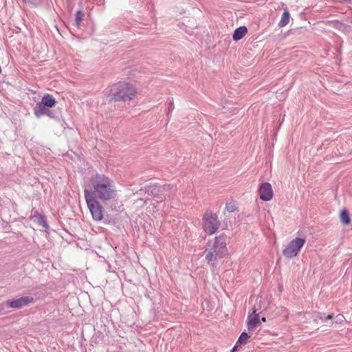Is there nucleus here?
Returning <instances> with one entry per match:
<instances>
[{
    "label": "nucleus",
    "mask_w": 352,
    "mask_h": 352,
    "mask_svg": "<svg viewBox=\"0 0 352 352\" xmlns=\"http://www.w3.org/2000/svg\"><path fill=\"white\" fill-rule=\"evenodd\" d=\"M85 191L91 192L94 198L102 201L114 199L117 195L113 182L103 175H97L93 177Z\"/></svg>",
    "instance_id": "obj_1"
},
{
    "label": "nucleus",
    "mask_w": 352,
    "mask_h": 352,
    "mask_svg": "<svg viewBox=\"0 0 352 352\" xmlns=\"http://www.w3.org/2000/svg\"><path fill=\"white\" fill-rule=\"evenodd\" d=\"M226 239L224 235H220L209 241L205 250V259L212 267L214 266V262L222 258L226 254Z\"/></svg>",
    "instance_id": "obj_2"
},
{
    "label": "nucleus",
    "mask_w": 352,
    "mask_h": 352,
    "mask_svg": "<svg viewBox=\"0 0 352 352\" xmlns=\"http://www.w3.org/2000/svg\"><path fill=\"white\" fill-rule=\"evenodd\" d=\"M135 87L126 82H120L111 88V95L117 101L131 100L135 98Z\"/></svg>",
    "instance_id": "obj_3"
},
{
    "label": "nucleus",
    "mask_w": 352,
    "mask_h": 352,
    "mask_svg": "<svg viewBox=\"0 0 352 352\" xmlns=\"http://www.w3.org/2000/svg\"><path fill=\"white\" fill-rule=\"evenodd\" d=\"M56 100L50 94L45 95L40 102H38L34 108V115L39 118L43 115H50V108L56 104Z\"/></svg>",
    "instance_id": "obj_4"
},
{
    "label": "nucleus",
    "mask_w": 352,
    "mask_h": 352,
    "mask_svg": "<svg viewBox=\"0 0 352 352\" xmlns=\"http://www.w3.org/2000/svg\"><path fill=\"white\" fill-rule=\"evenodd\" d=\"M85 197L93 219L96 221H100L103 217L101 205L94 197L93 195L88 191H85Z\"/></svg>",
    "instance_id": "obj_5"
},
{
    "label": "nucleus",
    "mask_w": 352,
    "mask_h": 352,
    "mask_svg": "<svg viewBox=\"0 0 352 352\" xmlns=\"http://www.w3.org/2000/svg\"><path fill=\"white\" fill-rule=\"evenodd\" d=\"M305 240L302 238L296 237L291 241L287 247L283 251V255L289 258H294L298 255L300 249L305 245Z\"/></svg>",
    "instance_id": "obj_6"
},
{
    "label": "nucleus",
    "mask_w": 352,
    "mask_h": 352,
    "mask_svg": "<svg viewBox=\"0 0 352 352\" xmlns=\"http://www.w3.org/2000/svg\"><path fill=\"white\" fill-rule=\"evenodd\" d=\"M219 226L217 216L211 212L205 214L203 218V228L208 234H214Z\"/></svg>",
    "instance_id": "obj_7"
},
{
    "label": "nucleus",
    "mask_w": 352,
    "mask_h": 352,
    "mask_svg": "<svg viewBox=\"0 0 352 352\" xmlns=\"http://www.w3.org/2000/svg\"><path fill=\"white\" fill-rule=\"evenodd\" d=\"M34 302V298L30 296H22L7 300L8 307L19 309Z\"/></svg>",
    "instance_id": "obj_8"
},
{
    "label": "nucleus",
    "mask_w": 352,
    "mask_h": 352,
    "mask_svg": "<svg viewBox=\"0 0 352 352\" xmlns=\"http://www.w3.org/2000/svg\"><path fill=\"white\" fill-rule=\"evenodd\" d=\"M259 197L263 201H270L273 197V190L270 183L265 182L259 188Z\"/></svg>",
    "instance_id": "obj_9"
},
{
    "label": "nucleus",
    "mask_w": 352,
    "mask_h": 352,
    "mask_svg": "<svg viewBox=\"0 0 352 352\" xmlns=\"http://www.w3.org/2000/svg\"><path fill=\"white\" fill-rule=\"evenodd\" d=\"M261 324L259 315L255 311L250 314L248 317V329L249 331H254Z\"/></svg>",
    "instance_id": "obj_10"
},
{
    "label": "nucleus",
    "mask_w": 352,
    "mask_h": 352,
    "mask_svg": "<svg viewBox=\"0 0 352 352\" xmlns=\"http://www.w3.org/2000/svg\"><path fill=\"white\" fill-rule=\"evenodd\" d=\"M247 32L248 29L246 27H239L234 30V34L232 35V38L234 41H237L241 39L246 34Z\"/></svg>",
    "instance_id": "obj_11"
},
{
    "label": "nucleus",
    "mask_w": 352,
    "mask_h": 352,
    "mask_svg": "<svg viewBox=\"0 0 352 352\" xmlns=\"http://www.w3.org/2000/svg\"><path fill=\"white\" fill-rule=\"evenodd\" d=\"M166 186H153L149 187L148 192H150L153 196H157L159 194H161L165 191Z\"/></svg>",
    "instance_id": "obj_12"
},
{
    "label": "nucleus",
    "mask_w": 352,
    "mask_h": 352,
    "mask_svg": "<svg viewBox=\"0 0 352 352\" xmlns=\"http://www.w3.org/2000/svg\"><path fill=\"white\" fill-rule=\"evenodd\" d=\"M340 221L344 225H348L350 223L351 219L346 210H342L340 212Z\"/></svg>",
    "instance_id": "obj_13"
},
{
    "label": "nucleus",
    "mask_w": 352,
    "mask_h": 352,
    "mask_svg": "<svg viewBox=\"0 0 352 352\" xmlns=\"http://www.w3.org/2000/svg\"><path fill=\"white\" fill-rule=\"evenodd\" d=\"M289 13L287 11H285L281 16V19L278 23L279 27H284L289 23Z\"/></svg>",
    "instance_id": "obj_14"
},
{
    "label": "nucleus",
    "mask_w": 352,
    "mask_h": 352,
    "mask_svg": "<svg viewBox=\"0 0 352 352\" xmlns=\"http://www.w3.org/2000/svg\"><path fill=\"white\" fill-rule=\"evenodd\" d=\"M248 339H249L248 334L245 332H243L240 335V336L238 339L237 343L241 344H245L248 342Z\"/></svg>",
    "instance_id": "obj_15"
},
{
    "label": "nucleus",
    "mask_w": 352,
    "mask_h": 352,
    "mask_svg": "<svg viewBox=\"0 0 352 352\" xmlns=\"http://www.w3.org/2000/svg\"><path fill=\"white\" fill-rule=\"evenodd\" d=\"M84 16V14L81 11H78L75 16V23L76 25L79 28L81 21L82 20V18Z\"/></svg>",
    "instance_id": "obj_16"
},
{
    "label": "nucleus",
    "mask_w": 352,
    "mask_h": 352,
    "mask_svg": "<svg viewBox=\"0 0 352 352\" xmlns=\"http://www.w3.org/2000/svg\"><path fill=\"white\" fill-rule=\"evenodd\" d=\"M38 223H39V225H41L43 228H45L46 229L48 228V226H47V221H46V220L43 217H39V219H38Z\"/></svg>",
    "instance_id": "obj_17"
},
{
    "label": "nucleus",
    "mask_w": 352,
    "mask_h": 352,
    "mask_svg": "<svg viewBox=\"0 0 352 352\" xmlns=\"http://www.w3.org/2000/svg\"><path fill=\"white\" fill-rule=\"evenodd\" d=\"M8 307L7 305V301H6L3 303H0V314L7 313V311H6V309Z\"/></svg>",
    "instance_id": "obj_18"
},
{
    "label": "nucleus",
    "mask_w": 352,
    "mask_h": 352,
    "mask_svg": "<svg viewBox=\"0 0 352 352\" xmlns=\"http://www.w3.org/2000/svg\"><path fill=\"white\" fill-rule=\"evenodd\" d=\"M344 320V317L342 315H338L334 318V321L336 323H342Z\"/></svg>",
    "instance_id": "obj_19"
},
{
    "label": "nucleus",
    "mask_w": 352,
    "mask_h": 352,
    "mask_svg": "<svg viewBox=\"0 0 352 352\" xmlns=\"http://www.w3.org/2000/svg\"><path fill=\"white\" fill-rule=\"evenodd\" d=\"M226 209L230 212H233L235 210V205L233 203H229L226 204Z\"/></svg>",
    "instance_id": "obj_20"
},
{
    "label": "nucleus",
    "mask_w": 352,
    "mask_h": 352,
    "mask_svg": "<svg viewBox=\"0 0 352 352\" xmlns=\"http://www.w3.org/2000/svg\"><path fill=\"white\" fill-rule=\"evenodd\" d=\"M332 318H333V316L331 315H329L324 320V321L327 323V325L330 326L331 324V322H329V320H331Z\"/></svg>",
    "instance_id": "obj_21"
},
{
    "label": "nucleus",
    "mask_w": 352,
    "mask_h": 352,
    "mask_svg": "<svg viewBox=\"0 0 352 352\" xmlns=\"http://www.w3.org/2000/svg\"><path fill=\"white\" fill-rule=\"evenodd\" d=\"M237 349V346H234L231 352H235Z\"/></svg>",
    "instance_id": "obj_22"
},
{
    "label": "nucleus",
    "mask_w": 352,
    "mask_h": 352,
    "mask_svg": "<svg viewBox=\"0 0 352 352\" xmlns=\"http://www.w3.org/2000/svg\"><path fill=\"white\" fill-rule=\"evenodd\" d=\"M261 320H262L263 322H265V318H261Z\"/></svg>",
    "instance_id": "obj_23"
},
{
    "label": "nucleus",
    "mask_w": 352,
    "mask_h": 352,
    "mask_svg": "<svg viewBox=\"0 0 352 352\" xmlns=\"http://www.w3.org/2000/svg\"><path fill=\"white\" fill-rule=\"evenodd\" d=\"M319 318H320V320H322V316H319Z\"/></svg>",
    "instance_id": "obj_24"
}]
</instances>
